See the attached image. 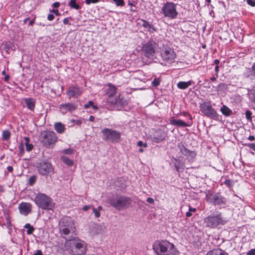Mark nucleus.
Returning a JSON list of instances; mask_svg holds the SVG:
<instances>
[{
    "mask_svg": "<svg viewBox=\"0 0 255 255\" xmlns=\"http://www.w3.org/2000/svg\"><path fill=\"white\" fill-rule=\"evenodd\" d=\"M34 255H43L41 250H37Z\"/></svg>",
    "mask_w": 255,
    "mask_h": 255,
    "instance_id": "052dcab7",
    "label": "nucleus"
},
{
    "mask_svg": "<svg viewBox=\"0 0 255 255\" xmlns=\"http://www.w3.org/2000/svg\"><path fill=\"white\" fill-rule=\"evenodd\" d=\"M24 228L27 229L26 233L28 235L31 234L34 230L33 226H31L30 224L27 223L24 226Z\"/></svg>",
    "mask_w": 255,
    "mask_h": 255,
    "instance_id": "473e14b6",
    "label": "nucleus"
},
{
    "mask_svg": "<svg viewBox=\"0 0 255 255\" xmlns=\"http://www.w3.org/2000/svg\"><path fill=\"white\" fill-rule=\"evenodd\" d=\"M37 179V176L35 175H32L30 176L28 179V183L29 185L32 186L36 182Z\"/></svg>",
    "mask_w": 255,
    "mask_h": 255,
    "instance_id": "f704fd0d",
    "label": "nucleus"
},
{
    "mask_svg": "<svg viewBox=\"0 0 255 255\" xmlns=\"http://www.w3.org/2000/svg\"><path fill=\"white\" fill-rule=\"evenodd\" d=\"M109 203L118 211L128 208L131 203V199L122 195H114L109 199Z\"/></svg>",
    "mask_w": 255,
    "mask_h": 255,
    "instance_id": "f03ea898",
    "label": "nucleus"
},
{
    "mask_svg": "<svg viewBox=\"0 0 255 255\" xmlns=\"http://www.w3.org/2000/svg\"><path fill=\"white\" fill-rule=\"evenodd\" d=\"M167 133L164 130L159 129L155 131L154 133L152 140L154 142L158 143L165 139Z\"/></svg>",
    "mask_w": 255,
    "mask_h": 255,
    "instance_id": "dca6fc26",
    "label": "nucleus"
},
{
    "mask_svg": "<svg viewBox=\"0 0 255 255\" xmlns=\"http://www.w3.org/2000/svg\"><path fill=\"white\" fill-rule=\"evenodd\" d=\"M71 121L73 123H75V124L77 125H80L82 124V121L80 120L75 121L74 120H72Z\"/></svg>",
    "mask_w": 255,
    "mask_h": 255,
    "instance_id": "864d4df0",
    "label": "nucleus"
},
{
    "mask_svg": "<svg viewBox=\"0 0 255 255\" xmlns=\"http://www.w3.org/2000/svg\"><path fill=\"white\" fill-rule=\"evenodd\" d=\"M89 233L92 236L103 234L106 232V228L104 225L92 223L89 225Z\"/></svg>",
    "mask_w": 255,
    "mask_h": 255,
    "instance_id": "2eb2a0df",
    "label": "nucleus"
},
{
    "mask_svg": "<svg viewBox=\"0 0 255 255\" xmlns=\"http://www.w3.org/2000/svg\"><path fill=\"white\" fill-rule=\"evenodd\" d=\"M161 80L160 78H155L152 82V85L154 87L158 86L160 83Z\"/></svg>",
    "mask_w": 255,
    "mask_h": 255,
    "instance_id": "e433bc0d",
    "label": "nucleus"
},
{
    "mask_svg": "<svg viewBox=\"0 0 255 255\" xmlns=\"http://www.w3.org/2000/svg\"><path fill=\"white\" fill-rule=\"evenodd\" d=\"M220 111L225 116H230L232 113V110L225 105H223L221 108Z\"/></svg>",
    "mask_w": 255,
    "mask_h": 255,
    "instance_id": "cd10ccee",
    "label": "nucleus"
},
{
    "mask_svg": "<svg viewBox=\"0 0 255 255\" xmlns=\"http://www.w3.org/2000/svg\"><path fill=\"white\" fill-rule=\"evenodd\" d=\"M162 60L166 63L171 64L174 62L176 54L173 49L169 46H165L160 51Z\"/></svg>",
    "mask_w": 255,
    "mask_h": 255,
    "instance_id": "6e6552de",
    "label": "nucleus"
},
{
    "mask_svg": "<svg viewBox=\"0 0 255 255\" xmlns=\"http://www.w3.org/2000/svg\"><path fill=\"white\" fill-rule=\"evenodd\" d=\"M192 82L191 81H189L188 82L181 81L178 83L177 87L180 89H185L190 86Z\"/></svg>",
    "mask_w": 255,
    "mask_h": 255,
    "instance_id": "bb28decb",
    "label": "nucleus"
},
{
    "mask_svg": "<svg viewBox=\"0 0 255 255\" xmlns=\"http://www.w3.org/2000/svg\"><path fill=\"white\" fill-rule=\"evenodd\" d=\"M72 151H73V150L72 149H67L64 150V152L65 154H69L72 153Z\"/></svg>",
    "mask_w": 255,
    "mask_h": 255,
    "instance_id": "6e6d98bb",
    "label": "nucleus"
},
{
    "mask_svg": "<svg viewBox=\"0 0 255 255\" xmlns=\"http://www.w3.org/2000/svg\"><path fill=\"white\" fill-rule=\"evenodd\" d=\"M77 106L71 103H67L65 104H61L59 106L60 109L62 111L63 113H66L67 112L70 113L73 112L77 109Z\"/></svg>",
    "mask_w": 255,
    "mask_h": 255,
    "instance_id": "a211bd4d",
    "label": "nucleus"
},
{
    "mask_svg": "<svg viewBox=\"0 0 255 255\" xmlns=\"http://www.w3.org/2000/svg\"><path fill=\"white\" fill-rule=\"evenodd\" d=\"M89 208H90V206L86 205L83 207V210L84 211H87L89 209Z\"/></svg>",
    "mask_w": 255,
    "mask_h": 255,
    "instance_id": "69168bd1",
    "label": "nucleus"
},
{
    "mask_svg": "<svg viewBox=\"0 0 255 255\" xmlns=\"http://www.w3.org/2000/svg\"><path fill=\"white\" fill-rule=\"evenodd\" d=\"M34 201L37 206L43 210H52L54 207L52 199L45 194H37Z\"/></svg>",
    "mask_w": 255,
    "mask_h": 255,
    "instance_id": "7ed1b4c3",
    "label": "nucleus"
},
{
    "mask_svg": "<svg viewBox=\"0 0 255 255\" xmlns=\"http://www.w3.org/2000/svg\"><path fill=\"white\" fill-rule=\"evenodd\" d=\"M93 211L95 214V216L96 218H99L100 217V213L99 211L96 208H93Z\"/></svg>",
    "mask_w": 255,
    "mask_h": 255,
    "instance_id": "37998d69",
    "label": "nucleus"
},
{
    "mask_svg": "<svg viewBox=\"0 0 255 255\" xmlns=\"http://www.w3.org/2000/svg\"><path fill=\"white\" fill-rule=\"evenodd\" d=\"M153 249L157 255H179L174 245L166 240L156 241Z\"/></svg>",
    "mask_w": 255,
    "mask_h": 255,
    "instance_id": "f257e3e1",
    "label": "nucleus"
},
{
    "mask_svg": "<svg viewBox=\"0 0 255 255\" xmlns=\"http://www.w3.org/2000/svg\"><path fill=\"white\" fill-rule=\"evenodd\" d=\"M251 70L252 73L250 72V73L246 76L247 78H249L253 75L255 76V62L253 64Z\"/></svg>",
    "mask_w": 255,
    "mask_h": 255,
    "instance_id": "c9c22d12",
    "label": "nucleus"
},
{
    "mask_svg": "<svg viewBox=\"0 0 255 255\" xmlns=\"http://www.w3.org/2000/svg\"><path fill=\"white\" fill-rule=\"evenodd\" d=\"M116 87L112 84H109V87L107 89V93L109 97L114 96L116 93Z\"/></svg>",
    "mask_w": 255,
    "mask_h": 255,
    "instance_id": "c85d7f7f",
    "label": "nucleus"
},
{
    "mask_svg": "<svg viewBox=\"0 0 255 255\" xmlns=\"http://www.w3.org/2000/svg\"><path fill=\"white\" fill-rule=\"evenodd\" d=\"M248 139L250 141H253L255 139V137L254 135H250L249 136Z\"/></svg>",
    "mask_w": 255,
    "mask_h": 255,
    "instance_id": "e2e57ef3",
    "label": "nucleus"
},
{
    "mask_svg": "<svg viewBox=\"0 0 255 255\" xmlns=\"http://www.w3.org/2000/svg\"><path fill=\"white\" fill-rule=\"evenodd\" d=\"M94 102L92 101H90L88 102V103L84 105V108L87 109L89 108L90 107H92V106H93Z\"/></svg>",
    "mask_w": 255,
    "mask_h": 255,
    "instance_id": "c03bdc74",
    "label": "nucleus"
},
{
    "mask_svg": "<svg viewBox=\"0 0 255 255\" xmlns=\"http://www.w3.org/2000/svg\"><path fill=\"white\" fill-rule=\"evenodd\" d=\"M25 103L28 108V109L31 111H33L35 107V100L33 98H26L24 100Z\"/></svg>",
    "mask_w": 255,
    "mask_h": 255,
    "instance_id": "4be33fe9",
    "label": "nucleus"
},
{
    "mask_svg": "<svg viewBox=\"0 0 255 255\" xmlns=\"http://www.w3.org/2000/svg\"><path fill=\"white\" fill-rule=\"evenodd\" d=\"M224 183L228 187H231L233 186V181L230 179H226L224 181Z\"/></svg>",
    "mask_w": 255,
    "mask_h": 255,
    "instance_id": "a19ab883",
    "label": "nucleus"
},
{
    "mask_svg": "<svg viewBox=\"0 0 255 255\" xmlns=\"http://www.w3.org/2000/svg\"><path fill=\"white\" fill-rule=\"evenodd\" d=\"M247 145L255 151V143H250Z\"/></svg>",
    "mask_w": 255,
    "mask_h": 255,
    "instance_id": "09e8293b",
    "label": "nucleus"
},
{
    "mask_svg": "<svg viewBox=\"0 0 255 255\" xmlns=\"http://www.w3.org/2000/svg\"><path fill=\"white\" fill-rule=\"evenodd\" d=\"M156 47V43L153 41H149L146 43L142 47L144 55L148 58L152 59L154 56Z\"/></svg>",
    "mask_w": 255,
    "mask_h": 255,
    "instance_id": "9d476101",
    "label": "nucleus"
},
{
    "mask_svg": "<svg viewBox=\"0 0 255 255\" xmlns=\"http://www.w3.org/2000/svg\"><path fill=\"white\" fill-rule=\"evenodd\" d=\"M247 3L248 4L252 6H255V1L254 0H247Z\"/></svg>",
    "mask_w": 255,
    "mask_h": 255,
    "instance_id": "de8ad7c7",
    "label": "nucleus"
},
{
    "mask_svg": "<svg viewBox=\"0 0 255 255\" xmlns=\"http://www.w3.org/2000/svg\"><path fill=\"white\" fill-rule=\"evenodd\" d=\"M178 146L180 148V150L182 154L185 156L187 157H190L191 158H193L196 156V154L195 151L189 150L183 145H179Z\"/></svg>",
    "mask_w": 255,
    "mask_h": 255,
    "instance_id": "6ab92c4d",
    "label": "nucleus"
},
{
    "mask_svg": "<svg viewBox=\"0 0 255 255\" xmlns=\"http://www.w3.org/2000/svg\"><path fill=\"white\" fill-rule=\"evenodd\" d=\"M99 0H85L87 4H90L91 3H95L98 2Z\"/></svg>",
    "mask_w": 255,
    "mask_h": 255,
    "instance_id": "49530a36",
    "label": "nucleus"
},
{
    "mask_svg": "<svg viewBox=\"0 0 255 255\" xmlns=\"http://www.w3.org/2000/svg\"><path fill=\"white\" fill-rule=\"evenodd\" d=\"M86 251V246L84 242L77 241L73 243L71 252L74 255H83Z\"/></svg>",
    "mask_w": 255,
    "mask_h": 255,
    "instance_id": "ddd939ff",
    "label": "nucleus"
},
{
    "mask_svg": "<svg viewBox=\"0 0 255 255\" xmlns=\"http://www.w3.org/2000/svg\"><path fill=\"white\" fill-rule=\"evenodd\" d=\"M117 6H123L125 5V2L123 0H113Z\"/></svg>",
    "mask_w": 255,
    "mask_h": 255,
    "instance_id": "4c0bfd02",
    "label": "nucleus"
},
{
    "mask_svg": "<svg viewBox=\"0 0 255 255\" xmlns=\"http://www.w3.org/2000/svg\"><path fill=\"white\" fill-rule=\"evenodd\" d=\"M186 216L187 217H190L192 216L191 212H190L189 210L186 212Z\"/></svg>",
    "mask_w": 255,
    "mask_h": 255,
    "instance_id": "0e129e2a",
    "label": "nucleus"
},
{
    "mask_svg": "<svg viewBox=\"0 0 255 255\" xmlns=\"http://www.w3.org/2000/svg\"><path fill=\"white\" fill-rule=\"evenodd\" d=\"M199 108L201 112L207 117L214 120L218 119V114L210 104L204 102L200 104Z\"/></svg>",
    "mask_w": 255,
    "mask_h": 255,
    "instance_id": "9b49d317",
    "label": "nucleus"
},
{
    "mask_svg": "<svg viewBox=\"0 0 255 255\" xmlns=\"http://www.w3.org/2000/svg\"><path fill=\"white\" fill-rule=\"evenodd\" d=\"M63 23L64 24H69V18H65L63 20Z\"/></svg>",
    "mask_w": 255,
    "mask_h": 255,
    "instance_id": "13d9d810",
    "label": "nucleus"
},
{
    "mask_svg": "<svg viewBox=\"0 0 255 255\" xmlns=\"http://www.w3.org/2000/svg\"><path fill=\"white\" fill-rule=\"evenodd\" d=\"M219 66L218 65H216L215 66V72H216V76L217 77H218V72H219Z\"/></svg>",
    "mask_w": 255,
    "mask_h": 255,
    "instance_id": "4d7b16f0",
    "label": "nucleus"
},
{
    "mask_svg": "<svg viewBox=\"0 0 255 255\" xmlns=\"http://www.w3.org/2000/svg\"><path fill=\"white\" fill-rule=\"evenodd\" d=\"M174 166H175V167L177 171H179V167H180V163H174Z\"/></svg>",
    "mask_w": 255,
    "mask_h": 255,
    "instance_id": "bf43d9fd",
    "label": "nucleus"
},
{
    "mask_svg": "<svg viewBox=\"0 0 255 255\" xmlns=\"http://www.w3.org/2000/svg\"><path fill=\"white\" fill-rule=\"evenodd\" d=\"M227 89L228 86L227 84L221 83L216 87V91L217 92H222L225 93Z\"/></svg>",
    "mask_w": 255,
    "mask_h": 255,
    "instance_id": "c756f323",
    "label": "nucleus"
},
{
    "mask_svg": "<svg viewBox=\"0 0 255 255\" xmlns=\"http://www.w3.org/2000/svg\"><path fill=\"white\" fill-rule=\"evenodd\" d=\"M54 15H53V14H49L48 15V16H47V19H48V20H50V21H51V20H53V19H54Z\"/></svg>",
    "mask_w": 255,
    "mask_h": 255,
    "instance_id": "603ef678",
    "label": "nucleus"
},
{
    "mask_svg": "<svg viewBox=\"0 0 255 255\" xmlns=\"http://www.w3.org/2000/svg\"><path fill=\"white\" fill-rule=\"evenodd\" d=\"M170 124L173 126L179 127H189L190 125L181 120H172Z\"/></svg>",
    "mask_w": 255,
    "mask_h": 255,
    "instance_id": "412c9836",
    "label": "nucleus"
},
{
    "mask_svg": "<svg viewBox=\"0 0 255 255\" xmlns=\"http://www.w3.org/2000/svg\"><path fill=\"white\" fill-rule=\"evenodd\" d=\"M102 138L105 141L112 142H119L121 139V132L109 128H105L101 131Z\"/></svg>",
    "mask_w": 255,
    "mask_h": 255,
    "instance_id": "39448f33",
    "label": "nucleus"
},
{
    "mask_svg": "<svg viewBox=\"0 0 255 255\" xmlns=\"http://www.w3.org/2000/svg\"><path fill=\"white\" fill-rule=\"evenodd\" d=\"M18 148L20 154H23L24 153V145L22 142H21L18 145Z\"/></svg>",
    "mask_w": 255,
    "mask_h": 255,
    "instance_id": "ea45409f",
    "label": "nucleus"
},
{
    "mask_svg": "<svg viewBox=\"0 0 255 255\" xmlns=\"http://www.w3.org/2000/svg\"><path fill=\"white\" fill-rule=\"evenodd\" d=\"M61 160L64 163L69 166H71L73 164V161L66 156H62Z\"/></svg>",
    "mask_w": 255,
    "mask_h": 255,
    "instance_id": "7c9ffc66",
    "label": "nucleus"
},
{
    "mask_svg": "<svg viewBox=\"0 0 255 255\" xmlns=\"http://www.w3.org/2000/svg\"><path fill=\"white\" fill-rule=\"evenodd\" d=\"M69 6L71 8H74L77 10L81 8L80 5L76 3V0H71L69 3Z\"/></svg>",
    "mask_w": 255,
    "mask_h": 255,
    "instance_id": "2f4dec72",
    "label": "nucleus"
},
{
    "mask_svg": "<svg viewBox=\"0 0 255 255\" xmlns=\"http://www.w3.org/2000/svg\"><path fill=\"white\" fill-rule=\"evenodd\" d=\"M205 223L207 226L215 228L220 225H224V221L221 217V214L215 216H209L205 219Z\"/></svg>",
    "mask_w": 255,
    "mask_h": 255,
    "instance_id": "f8f14e48",
    "label": "nucleus"
},
{
    "mask_svg": "<svg viewBox=\"0 0 255 255\" xmlns=\"http://www.w3.org/2000/svg\"><path fill=\"white\" fill-rule=\"evenodd\" d=\"M147 202L150 204H153L154 203V200L151 197H148L146 200Z\"/></svg>",
    "mask_w": 255,
    "mask_h": 255,
    "instance_id": "5fc2aeb1",
    "label": "nucleus"
},
{
    "mask_svg": "<svg viewBox=\"0 0 255 255\" xmlns=\"http://www.w3.org/2000/svg\"><path fill=\"white\" fill-rule=\"evenodd\" d=\"M246 117L247 120H251V116H252V113L250 111H247L246 112Z\"/></svg>",
    "mask_w": 255,
    "mask_h": 255,
    "instance_id": "79ce46f5",
    "label": "nucleus"
},
{
    "mask_svg": "<svg viewBox=\"0 0 255 255\" xmlns=\"http://www.w3.org/2000/svg\"><path fill=\"white\" fill-rule=\"evenodd\" d=\"M206 198L207 202L214 206H225L227 203V199L219 192L207 194Z\"/></svg>",
    "mask_w": 255,
    "mask_h": 255,
    "instance_id": "0eeeda50",
    "label": "nucleus"
},
{
    "mask_svg": "<svg viewBox=\"0 0 255 255\" xmlns=\"http://www.w3.org/2000/svg\"><path fill=\"white\" fill-rule=\"evenodd\" d=\"M89 120L90 122H94L95 121V117L93 116H90Z\"/></svg>",
    "mask_w": 255,
    "mask_h": 255,
    "instance_id": "338daca9",
    "label": "nucleus"
},
{
    "mask_svg": "<svg viewBox=\"0 0 255 255\" xmlns=\"http://www.w3.org/2000/svg\"><path fill=\"white\" fill-rule=\"evenodd\" d=\"M60 3L58 2H55L53 4V6L55 8L58 7Z\"/></svg>",
    "mask_w": 255,
    "mask_h": 255,
    "instance_id": "680f3d73",
    "label": "nucleus"
},
{
    "mask_svg": "<svg viewBox=\"0 0 255 255\" xmlns=\"http://www.w3.org/2000/svg\"><path fill=\"white\" fill-rule=\"evenodd\" d=\"M54 129L59 133H62L65 130L64 125L60 122L56 123L54 125Z\"/></svg>",
    "mask_w": 255,
    "mask_h": 255,
    "instance_id": "b1692460",
    "label": "nucleus"
},
{
    "mask_svg": "<svg viewBox=\"0 0 255 255\" xmlns=\"http://www.w3.org/2000/svg\"><path fill=\"white\" fill-rule=\"evenodd\" d=\"M247 255H255V249L249 251L247 253Z\"/></svg>",
    "mask_w": 255,
    "mask_h": 255,
    "instance_id": "8fccbe9b",
    "label": "nucleus"
},
{
    "mask_svg": "<svg viewBox=\"0 0 255 255\" xmlns=\"http://www.w3.org/2000/svg\"><path fill=\"white\" fill-rule=\"evenodd\" d=\"M137 145L140 147L143 146L144 147H146L147 146L146 143H143L141 140L137 142Z\"/></svg>",
    "mask_w": 255,
    "mask_h": 255,
    "instance_id": "a18cd8bd",
    "label": "nucleus"
},
{
    "mask_svg": "<svg viewBox=\"0 0 255 255\" xmlns=\"http://www.w3.org/2000/svg\"><path fill=\"white\" fill-rule=\"evenodd\" d=\"M206 255H228L224 250L220 249L209 251Z\"/></svg>",
    "mask_w": 255,
    "mask_h": 255,
    "instance_id": "5701e85b",
    "label": "nucleus"
},
{
    "mask_svg": "<svg viewBox=\"0 0 255 255\" xmlns=\"http://www.w3.org/2000/svg\"><path fill=\"white\" fill-rule=\"evenodd\" d=\"M25 145L26 146V150L27 151H31L33 147V146L32 144H30L28 142H25Z\"/></svg>",
    "mask_w": 255,
    "mask_h": 255,
    "instance_id": "58836bf2",
    "label": "nucleus"
},
{
    "mask_svg": "<svg viewBox=\"0 0 255 255\" xmlns=\"http://www.w3.org/2000/svg\"><path fill=\"white\" fill-rule=\"evenodd\" d=\"M50 11L54 13L56 15H59L60 14L59 10L57 9H53L52 10H50Z\"/></svg>",
    "mask_w": 255,
    "mask_h": 255,
    "instance_id": "3c124183",
    "label": "nucleus"
},
{
    "mask_svg": "<svg viewBox=\"0 0 255 255\" xmlns=\"http://www.w3.org/2000/svg\"><path fill=\"white\" fill-rule=\"evenodd\" d=\"M67 95L69 97H78L81 95L79 88L77 87H71L67 91Z\"/></svg>",
    "mask_w": 255,
    "mask_h": 255,
    "instance_id": "aec40b11",
    "label": "nucleus"
},
{
    "mask_svg": "<svg viewBox=\"0 0 255 255\" xmlns=\"http://www.w3.org/2000/svg\"><path fill=\"white\" fill-rule=\"evenodd\" d=\"M10 136V133L8 130H5L2 132V137L3 140H8Z\"/></svg>",
    "mask_w": 255,
    "mask_h": 255,
    "instance_id": "72a5a7b5",
    "label": "nucleus"
},
{
    "mask_svg": "<svg viewBox=\"0 0 255 255\" xmlns=\"http://www.w3.org/2000/svg\"><path fill=\"white\" fill-rule=\"evenodd\" d=\"M141 21H142L141 25L143 27L148 29L149 31H150L151 29L154 31H156V28L152 24H150L149 22L144 19H141Z\"/></svg>",
    "mask_w": 255,
    "mask_h": 255,
    "instance_id": "a878e982",
    "label": "nucleus"
},
{
    "mask_svg": "<svg viewBox=\"0 0 255 255\" xmlns=\"http://www.w3.org/2000/svg\"><path fill=\"white\" fill-rule=\"evenodd\" d=\"M7 169L9 172H12L13 171V168L11 166H9L7 167Z\"/></svg>",
    "mask_w": 255,
    "mask_h": 255,
    "instance_id": "774afa93",
    "label": "nucleus"
},
{
    "mask_svg": "<svg viewBox=\"0 0 255 255\" xmlns=\"http://www.w3.org/2000/svg\"><path fill=\"white\" fill-rule=\"evenodd\" d=\"M161 12L165 17L170 19L175 18L178 15L176 4L172 2H166L162 8Z\"/></svg>",
    "mask_w": 255,
    "mask_h": 255,
    "instance_id": "423d86ee",
    "label": "nucleus"
},
{
    "mask_svg": "<svg viewBox=\"0 0 255 255\" xmlns=\"http://www.w3.org/2000/svg\"><path fill=\"white\" fill-rule=\"evenodd\" d=\"M37 168L40 174L44 176H51L54 174V169L51 164L43 161L37 164Z\"/></svg>",
    "mask_w": 255,
    "mask_h": 255,
    "instance_id": "1a4fd4ad",
    "label": "nucleus"
},
{
    "mask_svg": "<svg viewBox=\"0 0 255 255\" xmlns=\"http://www.w3.org/2000/svg\"><path fill=\"white\" fill-rule=\"evenodd\" d=\"M112 103L117 106H124L127 104V102L123 98L118 97L115 99L114 102Z\"/></svg>",
    "mask_w": 255,
    "mask_h": 255,
    "instance_id": "393cba45",
    "label": "nucleus"
},
{
    "mask_svg": "<svg viewBox=\"0 0 255 255\" xmlns=\"http://www.w3.org/2000/svg\"><path fill=\"white\" fill-rule=\"evenodd\" d=\"M32 205L29 203L22 202L18 206L20 214L27 216L31 212Z\"/></svg>",
    "mask_w": 255,
    "mask_h": 255,
    "instance_id": "f3484780",
    "label": "nucleus"
},
{
    "mask_svg": "<svg viewBox=\"0 0 255 255\" xmlns=\"http://www.w3.org/2000/svg\"><path fill=\"white\" fill-rule=\"evenodd\" d=\"M62 224L63 226L61 227L60 230L61 233L65 235H69L74 228L73 221L71 218L66 217L63 219Z\"/></svg>",
    "mask_w": 255,
    "mask_h": 255,
    "instance_id": "4468645a",
    "label": "nucleus"
},
{
    "mask_svg": "<svg viewBox=\"0 0 255 255\" xmlns=\"http://www.w3.org/2000/svg\"><path fill=\"white\" fill-rule=\"evenodd\" d=\"M40 140L43 145L47 148L52 147L57 141L56 133L51 131H44L41 133Z\"/></svg>",
    "mask_w": 255,
    "mask_h": 255,
    "instance_id": "20e7f679",
    "label": "nucleus"
}]
</instances>
